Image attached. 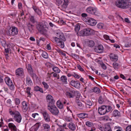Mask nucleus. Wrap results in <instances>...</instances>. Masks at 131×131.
Listing matches in <instances>:
<instances>
[{
  "mask_svg": "<svg viewBox=\"0 0 131 131\" xmlns=\"http://www.w3.org/2000/svg\"><path fill=\"white\" fill-rule=\"evenodd\" d=\"M2 46L4 48H5L6 47H8V46L6 44V42L5 41L3 40L1 42Z\"/></svg>",
  "mask_w": 131,
  "mask_h": 131,
  "instance_id": "obj_42",
  "label": "nucleus"
},
{
  "mask_svg": "<svg viewBox=\"0 0 131 131\" xmlns=\"http://www.w3.org/2000/svg\"><path fill=\"white\" fill-rule=\"evenodd\" d=\"M113 68L115 69H117L119 68V64L116 62H114L113 64Z\"/></svg>",
  "mask_w": 131,
  "mask_h": 131,
  "instance_id": "obj_37",
  "label": "nucleus"
},
{
  "mask_svg": "<svg viewBox=\"0 0 131 131\" xmlns=\"http://www.w3.org/2000/svg\"><path fill=\"white\" fill-rule=\"evenodd\" d=\"M42 56L43 58H48V54L45 52H44L42 53Z\"/></svg>",
  "mask_w": 131,
  "mask_h": 131,
  "instance_id": "obj_45",
  "label": "nucleus"
},
{
  "mask_svg": "<svg viewBox=\"0 0 131 131\" xmlns=\"http://www.w3.org/2000/svg\"><path fill=\"white\" fill-rule=\"evenodd\" d=\"M30 88L29 87H27L26 89V92L29 95H30L31 94L30 93Z\"/></svg>",
  "mask_w": 131,
  "mask_h": 131,
  "instance_id": "obj_53",
  "label": "nucleus"
},
{
  "mask_svg": "<svg viewBox=\"0 0 131 131\" xmlns=\"http://www.w3.org/2000/svg\"><path fill=\"white\" fill-rule=\"evenodd\" d=\"M125 47H129L131 46V44L130 43L128 42L125 44Z\"/></svg>",
  "mask_w": 131,
  "mask_h": 131,
  "instance_id": "obj_58",
  "label": "nucleus"
},
{
  "mask_svg": "<svg viewBox=\"0 0 131 131\" xmlns=\"http://www.w3.org/2000/svg\"><path fill=\"white\" fill-rule=\"evenodd\" d=\"M42 84L44 86V87L45 89H47L49 88V86L48 85L47 83H46L45 82H42Z\"/></svg>",
  "mask_w": 131,
  "mask_h": 131,
  "instance_id": "obj_46",
  "label": "nucleus"
},
{
  "mask_svg": "<svg viewBox=\"0 0 131 131\" xmlns=\"http://www.w3.org/2000/svg\"><path fill=\"white\" fill-rule=\"evenodd\" d=\"M126 131H131V125H129L126 127Z\"/></svg>",
  "mask_w": 131,
  "mask_h": 131,
  "instance_id": "obj_55",
  "label": "nucleus"
},
{
  "mask_svg": "<svg viewBox=\"0 0 131 131\" xmlns=\"http://www.w3.org/2000/svg\"><path fill=\"white\" fill-rule=\"evenodd\" d=\"M5 51L6 53H8L9 52V49L7 47V48H5Z\"/></svg>",
  "mask_w": 131,
  "mask_h": 131,
  "instance_id": "obj_62",
  "label": "nucleus"
},
{
  "mask_svg": "<svg viewBox=\"0 0 131 131\" xmlns=\"http://www.w3.org/2000/svg\"><path fill=\"white\" fill-rule=\"evenodd\" d=\"M105 105H102L99 107L98 109V113L101 115H104L106 113L105 111Z\"/></svg>",
  "mask_w": 131,
  "mask_h": 131,
  "instance_id": "obj_15",
  "label": "nucleus"
},
{
  "mask_svg": "<svg viewBox=\"0 0 131 131\" xmlns=\"http://www.w3.org/2000/svg\"><path fill=\"white\" fill-rule=\"evenodd\" d=\"M103 101V99H102V96H100L99 99V102L101 104H102Z\"/></svg>",
  "mask_w": 131,
  "mask_h": 131,
  "instance_id": "obj_51",
  "label": "nucleus"
},
{
  "mask_svg": "<svg viewBox=\"0 0 131 131\" xmlns=\"http://www.w3.org/2000/svg\"><path fill=\"white\" fill-rule=\"evenodd\" d=\"M26 26L29 31L31 32H32L34 30V25L29 23L26 24Z\"/></svg>",
  "mask_w": 131,
  "mask_h": 131,
  "instance_id": "obj_24",
  "label": "nucleus"
},
{
  "mask_svg": "<svg viewBox=\"0 0 131 131\" xmlns=\"http://www.w3.org/2000/svg\"><path fill=\"white\" fill-rule=\"evenodd\" d=\"M80 28V26L78 25H76L75 26V30L77 32V34L79 36V33L78 32L79 31Z\"/></svg>",
  "mask_w": 131,
  "mask_h": 131,
  "instance_id": "obj_34",
  "label": "nucleus"
},
{
  "mask_svg": "<svg viewBox=\"0 0 131 131\" xmlns=\"http://www.w3.org/2000/svg\"><path fill=\"white\" fill-rule=\"evenodd\" d=\"M26 67L28 72L29 73L31 76L32 77H33L34 75H35V74L34 73L31 65V64H29Z\"/></svg>",
  "mask_w": 131,
  "mask_h": 131,
  "instance_id": "obj_18",
  "label": "nucleus"
},
{
  "mask_svg": "<svg viewBox=\"0 0 131 131\" xmlns=\"http://www.w3.org/2000/svg\"><path fill=\"white\" fill-rule=\"evenodd\" d=\"M70 84L72 86L77 88H79L80 84L79 82L73 80L71 81Z\"/></svg>",
  "mask_w": 131,
  "mask_h": 131,
  "instance_id": "obj_16",
  "label": "nucleus"
},
{
  "mask_svg": "<svg viewBox=\"0 0 131 131\" xmlns=\"http://www.w3.org/2000/svg\"><path fill=\"white\" fill-rule=\"evenodd\" d=\"M37 28L40 34L45 36L47 35L48 28L46 25L39 24L37 25Z\"/></svg>",
  "mask_w": 131,
  "mask_h": 131,
  "instance_id": "obj_4",
  "label": "nucleus"
},
{
  "mask_svg": "<svg viewBox=\"0 0 131 131\" xmlns=\"http://www.w3.org/2000/svg\"><path fill=\"white\" fill-rule=\"evenodd\" d=\"M77 67L78 69H79L80 71H83V69L82 68V67L80 65H78L77 66Z\"/></svg>",
  "mask_w": 131,
  "mask_h": 131,
  "instance_id": "obj_57",
  "label": "nucleus"
},
{
  "mask_svg": "<svg viewBox=\"0 0 131 131\" xmlns=\"http://www.w3.org/2000/svg\"><path fill=\"white\" fill-rule=\"evenodd\" d=\"M130 0H119L117 1L115 5L118 7L122 8H125L130 4Z\"/></svg>",
  "mask_w": 131,
  "mask_h": 131,
  "instance_id": "obj_2",
  "label": "nucleus"
},
{
  "mask_svg": "<svg viewBox=\"0 0 131 131\" xmlns=\"http://www.w3.org/2000/svg\"><path fill=\"white\" fill-rule=\"evenodd\" d=\"M60 79L63 84H66L67 83V78L66 76L64 75L62 76L61 77Z\"/></svg>",
  "mask_w": 131,
  "mask_h": 131,
  "instance_id": "obj_27",
  "label": "nucleus"
},
{
  "mask_svg": "<svg viewBox=\"0 0 131 131\" xmlns=\"http://www.w3.org/2000/svg\"><path fill=\"white\" fill-rule=\"evenodd\" d=\"M47 102H48V105L50 106L54 104L55 101L52 96L50 95H48L46 97Z\"/></svg>",
  "mask_w": 131,
  "mask_h": 131,
  "instance_id": "obj_13",
  "label": "nucleus"
},
{
  "mask_svg": "<svg viewBox=\"0 0 131 131\" xmlns=\"http://www.w3.org/2000/svg\"><path fill=\"white\" fill-rule=\"evenodd\" d=\"M22 108L23 110L26 111L27 110L28 107L26 102H23L22 103Z\"/></svg>",
  "mask_w": 131,
  "mask_h": 131,
  "instance_id": "obj_25",
  "label": "nucleus"
},
{
  "mask_svg": "<svg viewBox=\"0 0 131 131\" xmlns=\"http://www.w3.org/2000/svg\"><path fill=\"white\" fill-rule=\"evenodd\" d=\"M42 126L44 129L46 131H48L50 129V126L47 124H43L42 125Z\"/></svg>",
  "mask_w": 131,
  "mask_h": 131,
  "instance_id": "obj_29",
  "label": "nucleus"
},
{
  "mask_svg": "<svg viewBox=\"0 0 131 131\" xmlns=\"http://www.w3.org/2000/svg\"><path fill=\"white\" fill-rule=\"evenodd\" d=\"M76 102L77 103V105L80 107H81L82 106V103L80 102L79 99H77L76 100Z\"/></svg>",
  "mask_w": 131,
  "mask_h": 131,
  "instance_id": "obj_39",
  "label": "nucleus"
},
{
  "mask_svg": "<svg viewBox=\"0 0 131 131\" xmlns=\"http://www.w3.org/2000/svg\"><path fill=\"white\" fill-rule=\"evenodd\" d=\"M5 80L10 89L11 90H13L14 89L15 86L12 81L8 77L6 78L5 79Z\"/></svg>",
  "mask_w": 131,
  "mask_h": 131,
  "instance_id": "obj_10",
  "label": "nucleus"
},
{
  "mask_svg": "<svg viewBox=\"0 0 131 131\" xmlns=\"http://www.w3.org/2000/svg\"><path fill=\"white\" fill-rule=\"evenodd\" d=\"M94 51L96 53H103L104 51V48L102 45H98L95 46L94 48Z\"/></svg>",
  "mask_w": 131,
  "mask_h": 131,
  "instance_id": "obj_12",
  "label": "nucleus"
},
{
  "mask_svg": "<svg viewBox=\"0 0 131 131\" xmlns=\"http://www.w3.org/2000/svg\"><path fill=\"white\" fill-rule=\"evenodd\" d=\"M8 127L10 129L11 131H17V129L16 126L13 123H9Z\"/></svg>",
  "mask_w": 131,
  "mask_h": 131,
  "instance_id": "obj_20",
  "label": "nucleus"
},
{
  "mask_svg": "<svg viewBox=\"0 0 131 131\" xmlns=\"http://www.w3.org/2000/svg\"><path fill=\"white\" fill-rule=\"evenodd\" d=\"M48 50L51 49V47L50 45L49 44H47L46 46Z\"/></svg>",
  "mask_w": 131,
  "mask_h": 131,
  "instance_id": "obj_63",
  "label": "nucleus"
},
{
  "mask_svg": "<svg viewBox=\"0 0 131 131\" xmlns=\"http://www.w3.org/2000/svg\"><path fill=\"white\" fill-rule=\"evenodd\" d=\"M41 113L42 115L43 118L45 121L47 122H49L50 121V117L49 114L46 111H42Z\"/></svg>",
  "mask_w": 131,
  "mask_h": 131,
  "instance_id": "obj_11",
  "label": "nucleus"
},
{
  "mask_svg": "<svg viewBox=\"0 0 131 131\" xmlns=\"http://www.w3.org/2000/svg\"><path fill=\"white\" fill-rule=\"evenodd\" d=\"M71 56L72 57L75 59H78L79 58V57L78 55L73 53L71 54Z\"/></svg>",
  "mask_w": 131,
  "mask_h": 131,
  "instance_id": "obj_47",
  "label": "nucleus"
},
{
  "mask_svg": "<svg viewBox=\"0 0 131 131\" xmlns=\"http://www.w3.org/2000/svg\"><path fill=\"white\" fill-rule=\"evenodd\" d=\"M94 30L90 28H85L81 31L79 32L80 36H87L93 34Z\"/></svg>",
  "mask_w": 131,
  "mask_h": 131,
  "instance_id": "obj_5",
  "label": "nucleus"
},
{
  "mask_svg": "<svg viewBox=\"0 0 131 131\" xmlns=\"http://www.w3.org/2000/svg\"><path fill=\"white\" fill-rule=\"evenodd\" d=\"M16 74L18 76L24 77V69L21 68H19L16 70Z\"/></svg>",
  "mask_w": 131,
  "mask_h": 131,
  "instance_id": "obj_14",
  "label": "nucleus"
},
{
  "mask_svg": "<svg viewBox=\"0 0 131 131\" xmlns=\"http://www.w3.org/2000/svg\"><path fill=\"white\" fill-rule=\"evenodd\" d=\"M34 90L36 91H39L42 93H43L42 89L38 86H36L34 87Z\"/></svg>",
  "mask_w": 131,
  "mask_h": 131,
  "instance_id": "obj_31",
  "label": "nucleus"
},
{
  "mask_svg": "<svg viewBox=\"0 0 131 131\" xmlns=\"http://www.w3.org/2000/svg\"><path fill=\"white\" fill-rule=\"evenodd\" d=\"M93 91L95 93H99L100 92V89L97 87H95L93 89Z\"/></svg>",
  "mask_w": 131,
  "mask_h": 131,
  "instance_id": "obj_36",
  "label": "nucleus"
},
{
  "mask_svg": "<svg viewBox=\"0 0 131 131\" xmlns=\"http://www.w3.org/2000/svg\"><path fill=\"white\" fill-rule=\"evenodd\" d=\"M86 125L88 127H91L92 126L93 124L89 121H87L86 122Z\"/></svg>",
  "mask_w": 131,
  "mask_h": 131,
  "instance_id": "obj_49",
  "label": "nucleus"
},
{
  "mask_svg": "<svg viewBox=\"0 0 131 131\" xmlns=\"http://www.w3.org/2000/svg\"><path fill=\"white\" fill-rule=\"evenodd\" d=\"M69 2L68 0H56V4L58 6H61L62 9L66 8Z\"/></svg>",
  "mask_w": 131,
  "mask_h": 131,
  "instance_id": "obj_9",
  "label": "nucleus"
},
{
  "mask_svg": "<svg viewBox=\"0 0 131 131\" xmlns=\"http://www.w3.org/2000/svg\"><path fill=\"white\" fill-rule=\"evenodd\" d=\"M75 95L76 96L77 99H78L80 96V93L78 91H76Z\"/></svg>",
  "mask_w": 131,
  "mask_h": 131,
  "instance_id": "obj_44",
  "label": "nucleus"
},
{
  "mask_svg": "<svg viewBox=\"0 0 131 131\" xmlns=\"http://www.w3.org/2000/svg\"><path fill=\"white\" fill-rule=\"evenodd\" d=\"M30 21L33 23H34L36 21L34 18L33 16H31L30 17Z\"/></svg>",
  "mask_w": 131,
  "mask_h": 131,
  "instance_id": "obj_52",
  "label": "nucleus"
},
{
  "mask_svg": "<svg viewBox=\"0 0 131 131\" xmlns=\"http://www.w3.org/2000/svg\"><path fill=\"white\" fill-rule=\"evenodd\" d=\"M88 45L90 47H92L94 46L95 43L92 40H89L88 42Z\"/></svg>",
  "mask_w": 131,
  "mask_h": 131,
  "instance_id": "obj_33",
  "label": "nucleus"
},
{
  "mask_svg": "<svg viewBox=\"0 0 131 131\" xmlns=\"http://www.w3.org/2000/svg\"><path fill=\"white\" fill-rule=\"evenodd\" d=\"M88 24L91 26H95L96 23V20L92 18H90L87 20Z\"/></svg>",
  "mask_w": 131,
  "mask_h": 131,
  "instance_id": "obj_17",
  "label": "nucleus"
},
{
  "mask_svg": "<svg viewBox=\"0 0 131 131\" xmlns=\"http://www.w3.org/2000/svg\"><path fill=\"white\" fill-rule=\"evenodd\" d=\"M57 107L60 109H62L63 108V105L62 103L59 101H58L57 102Z\"/></svg>",
  "mask_w": 131,
  "mask_h": 131,
  "instance_id": "obj_32",
  "label": "nucleus"
},
{
  "mask_svg": "<svg viewBox=\"0 0 131 131\" xmlns=\"http://www.w3.org/2000/svg\"><path fill=\"white\" fill-rule=\"evenodd\" d=\"M104 37L105 39L106 40H110L109 39V37L107 35H104Z\"/></svg>",
  "mask_w": 131,
  "mask_h": 131,
  "instance_id": "obj_59",
  "label": "nucleus"
},
{
  "mask_svg": "<svg viewBox=\"0 0 131 131\" xmlns=\"http://www.w3.org/2000/svg\"><path fill=\"white\" fill-rule=\"evenodd\" d=\"M47 108L49 111L52 115H57L58 114L59 111L54 104L50 106L48 105Z\"/></svg>",
  "mask_w": 131,
  "mask_h": 131,
  "instance_id": "obj_8",
  "label": "nucleus"
},
{
  "mask_svg": "<svg viewBox=\"0 0 131 131\" xmlns=\"http://www.w3.org/2000/svg\"><path fill=\"white\" fill-rule=\"evenodd\" d=\"M100 62L99 63L100 64V65L102 67V68L104 70H106V69L107 67L106 65L102 62L100 61Z\"/></svg>",
  "mask_w": 131,
  "mask_h": 131,
  "instance_id": "obj_41",
  "label": "nucleus"
},
{
  "mask_svg": "<svg viewBox=\"0 0 131 131\" xmlns=\"http://www.w3.org/2000/svg\"><path fill=\"white\" fill-rule=\"evenodd\" d=\"M86 105H88L89 106H91L92 105V102L90 101H87V102L86 103Z\"/></svg>",
  "mask_w": 131,
  "mask_h": 131,
  "instance_id": "obj_54",
  "label": "nucleus"
},
{
  "mask_svg": "<svg viewBox=\"0 0 131 131\" xmlns=\"http://www.w3.org/2000/svg\"><path fill=\"white\" fill-rule=\"evenodd\" d=\"M53 70L56 73H59L60 72V70L59 68L56 67H53L52 68Z\"/></svg>",
  "mask_w": 131,
  "mask_h": 131,
  "instance_id": "obj_40",
  "label": "nucleus"
},
{
  "mask_svg": "<svg viewBox=\"0 0 131 131\" xmlns=\"http://www.w3.org/2000/svg\"><path fill=\"white\" fill-rule=\"evenodd\" d=\"M86 11L88 13L96 16H99L100 15L97 9L95 7L90 6L86 8Z\"/></svg>",
  "mask_w": 131,
  "mask_h": 131,
  "instance_id": "obj_6",
  "label": "nucleus"
},
{
  "mask_svg": "<svg viewBox=\"0 0 131 131\" xmlns=\"http://www.w3.org/2000/svg\"><path fill=\"white\" fill-rule=\"evenodd\" d=\"M40 125V123H37L30 129L31 131H37Z\"/></svg>",
  "mask_w": 131,
  "mask_h": 131,
  "instance_id": "obj_19",
  "label": "nucleus"
},
{
  "mask_svg": "<svg viewBox=\"0 0 131 131\" xmlns=\"http://www.w3.org/2000/svg\"><path fill=\"white\" fill-rule=\"evenodd\" d=\"M105 111L106 112H108L112 110V108L110 105H105Z\"/></svg>",
  "mask_w": 131,
  "mask_h": 131,
  "instance_id": "obj_35",
  "label": "nucleus"
},
{
  "mask_svg": "<svg viewBox=\"0 0 131 131\" xmlns=\"http://www.w3.org/2000/svg\"><path fill=\"white\" fill-rule=\"evenodd\" d=\"M110 57L112 61L116 62L118 60V57L116 54L111 53L110 55Z\"/></svg>",
  "mask_w": 131,
  "mask_h": 131,
  "instance_id": "obj_21",
  "label": "nucleus"
},
{
  "mask_svg": "<svg viewBox=\"0 0 131 131\" xmlns=\"http://www.w3.org/2000/svg\"><path fill=\"white\" fill-rule=\"evenodd\" d=\"M15 103L16 104L18 105L20 103L19 100L17 98L15 99Z\"/></svg>",
  "mask_w": 131,
  "mask_h": 131,
  "instance_id": "obj_56",
  "label": "nucleus"
},
{
  "mask_svg": "<svg viewBox=\"0 0 131 131\" xmlns=\"http://www.w3.org/2000/svg\"><path fill=\"white\" fill-rule=\"evenodd\" d=\"M26 84L29 85H31L32 84L31 79L28 77H27L26 79Z\"/></svg>",
  "mask_w": 131,
  "mask_h": 131,
  "instance_id": "obj_30",
  "label": "nucleus"
},
{
  "mask_svg": "<svg viewBox=\"0 0 131 131\" xmlns=\"http://www.w3.org/2000/svg\"><path fill=\"white\" fill-rule=\"evenodd\" d=\"M69 129L72 130H74L76 129L75 124L72 122L70 123L68 126Z\"/></svg>",
  "mask_w": 131,
  "mask_h": 131,
  "instance_id": "obj_23",
  "label": "nucleus"
},
{
  "mask_svg": "<svg viewBox=\"0 0 131 131\" xmlns=\"http://www.w3.org/2000/svg\"><path fill=\"white\" fill-rule=\"evenodd\" d=\"M69 91L71 94V95L73 97H74L75 96L76 91L73 90L70 91Z\"/></svg>",
  "mask_w": 131,
  "mask_h": 131,
  "instance_id": "obj_48",
  "label": "nucleus"
},
{
  "mask_svg": "<svg viewBox=\"0 0 131 131\" xmlns=\"http://www.w3.org/2000/svg\"><path fill=\"white\" fill-rule=\"evenodd\" d=\"M32 8L34 9L35 12H36L38 15L39 16L41 15V11L36 6H33L32 7Z\"/></svg>",
  "mask_w": 131,
  "mask_h": 131,
  "instance_id": "obj_28",
  "label": "nucleus"
},
{
  "mask_svg": "<svg viewBox=\"0 0 131 131\" xmlns=\"http://www.w3.org/2000/svg\"><path fill=\"white\" fill-rule=\"evenodd\" d=\"M73 75L74 77L76 78L79 79L80 78V76L77 74H75Z\"/></svg>",
  "mask_w": 131,
  "mask_h": 131,
  "instance_id": "obj_60",
  "label": "nucleus"
},
{
  "mask_svg": "<svg viewBox=\"0 0 131 131\" xmlns=\"http://www.w3.org/2000/svg\"><path fill=\"white\" fill-rule=\"evenodd\" d=\"M81 16L83 17H85L87 16V15L86 13H83L82 14Z\"/></svg>",
  "mask_w": 131,
  "mask_h": 131,
  "instance_id": "obj_64",
  "label": "nucleus"
},
{
  "mask_svg": "<svg viewBox=\"0 0 131 131\" xmlns=\"http://www.w3.org/2000/svg\"><path fill=\"white\" fill-rule=\"evenodd\" d=\"M56 35L59 38L57 37H53L52 41L56 43L57 46L61 48H63L64 47V42L66 40L65 37L63 34L61 32H57Z\"/></svg>",
  "mask_w": 131,
  "mask_h": 131,
  "instance_id": "obj_1",
  "label": "nucleus"
},
{
  "mask_svg": "<svg viewBox=\"0 0 131 131\" xmlns=\"http://www.w3.org/2000/svg\"><path fill=\"white\" fill-rule=\"evenodd\" d=\"M32 115L33 117L35 118L36 116H38V114L37 113H35L33 114Z\"/></svg>",
  "mask_w": 131,
  "mask_h": 131,
  "instance_id": "obj_61",
  "label": "nucleus"
},
{
  "mask_svg": "<svg viewBox=\"0 0 131 131\" xmlns=\"http://www.w3.org/2000/svg\"><path fill=\"white\" fill-rule=\"evenodd\" d=\"M66 94L67 97L69 98H73L72 96L71 95V94L69 92H67L66 93Z\"/></svg>",
  "mask_w": 131,
  "mask_h": 131,
  "instance_id": "obj_50",
  "label": "nucleus"
},
{
  "mask_svg": "<svg viewBox=\"0 0 131 131\" xmlns=\"http://www.w3.org/2000/svg\"><path fill=\"white\" fill-rule=\"evenodd\" d=\"M18 33V28L15 26L10 27L6 31L7 34L9 36H14L17 35Z\"/></svg>",
  "mask_w": 131,
  "mask_h": 131,
  "instance_id": "obj_7",
  "label": "nucleus"
},
{
  "mask_svg": "<svg viewBox=\"0 0 131 131\" xmlns=\"http://www.w3.org/2000/svg\"><path fill=\"white\" fill-rule=\"evenodd\" d=\"M10 114L13 117H14L15 121L18 123H20L22 119V117L19 112L17 111H13L11 108L9 109Z\"/></svg>",
  "mask_w": 131,
  "mask_h": 131,
  "instance_id": "obj_3",
  "label": "nucleus"
},
{
  "mask_svg": "<svg viewBox=\"0 0 131 131\" xmlns=\"http://www.w3.org/2000/svg\"><path fill=\"white\" fill-rule=\"evenodd\" d=\"M104 25V24L103 23H100L97 24V27L99 28L102 29L103 28Z\"/></svg>",
  "mask_w": 131,
  "mask_h": 131,
  "instance_id": "obj_43",
  "label": "nucleus"
},
{
  "mask_svg": "<svg viewBox=\"0 0 131 131\" xmlns=\"http://www.w3.org/2000/svg\"><path fill=\"white\" fill-rule=\"evenodd\" d=\"M113 114L115 117H119L121 116L120 112L117 110H115L113 111Z\"/></svg>",
  "mask_w": 131,
  "mask_h": 131,
  "instance_id": "obj_26",
  "label": "nucleus"
},
{
  "mask_svg": "<svg viewBox=\"0 0 131 131\" xmlns=\"http://www.w3.org/2000/svg\"><path fill=\"white\" fill-rule=\"evenodd\" d=\"M111 129V128L110 125L107 124L105 125L104 129L105 131H107L108 130H109Z\"/></svg>",
  "mask_w": 131,
  "mask_h": 131,
  "instance_id": "obj_38",
  "label": "nucleus"
},
{
  "mask_svg": "<svg viewBox=\"0 0 131 131\" xmlns=\"http://www.w3.org/2000/svg\"><path fill=\"white\" fill-rule=\"evenodd\" d=\"M77 115L80 118L84 119L88 117V115L86 113H81L77 114Z\"/></svg>",
  "mask_w": 131,
  "mask_h": 131,
  "instance_id": "obj_22",
  "label": "nucleus"
}]
</instances>
